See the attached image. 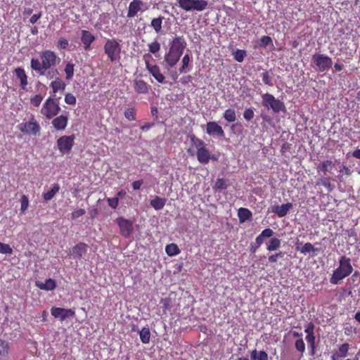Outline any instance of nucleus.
Segmentation results:
<instances>
[{"label": "nucleus", "mask_w": 360, "mask_h": 360, "mask_svg": "<svg viewBox=\"0 0 360 360\" xmlns=\"http://www.w3.org/2000/svg\"><path fill=\"white\" fill-rule=\"evenodd\" d=\"M61 110L59 103L52 97H49L41 108V113L49 120L57 115Z\"/></svg>", "instance_id": "nucleus-4"}, {"label": "nucleus", "mask_w": 360, "mask_h": 360, "mask_svg": "<svg viewBox=\"0 0 360 360\" xmlns=\"http://www.w3.org/2000/svg\"><path fill=\"white\" fill-rule=\"evenodd\" d=\"M353 271L349 258L342 256L340 259V266L336 269L330 279L332 284L337 285L340 281L348 276Z\"/></svg>", "instance_id": "nucleus-2"}, {"label": "nucleus", "mask_w": 360, "mask_h": 360, "mask_svg": "<svg viewBox=\"0 0 360 360\" xmlns=\"http://www.w3.org/2000/svg\"><path fill=\"white\" fill-rule=\"evenodd\" d=\"M281 241L280 239L275 237L272 238L271 236V239L266 244V250L269 252L276 251L281 247Z\"/></svg>", "instance_id": "nucleus-30"}, {"label": "nucleus", "mask_w": 360, "mask_h": 360, "mask_svg": "<svg viewBox=\"0 0 360 360\" xmlns=\"http://www.w3.org/2000/svg\"><path fill=\"white\" fill-rule=\"evenodd\" d=\"M262 105L267 110H271L274 113L285 112L286 108L283 102L276 98L274 95L266 93L262 95Z\"/></svg>", "instance_id": "nucleus-3"}, {"label": "nucleus", "mask_w": 360, "mask_h": 360, "mask_svg": "<svg viewBox=\"0 0 360 360\" xmlns=\"http://www.w3.org/2000/svg\"><path fill=\"white\" fill-rule=\"evenodd\" d=\"M295 348L297 351L304 353L305 351V345L302 338L298 339L295 341Z\"/></svg>", "instance_id": "nucleus-52"}, {"label": "nucleus", "mask_w": 360, "mask_h": 360, "mask_svg": "<svg viewBox=\"0 0 360 360\" xmlns=\"http://www.w3.org/2000/svg\"><path fill=\"white\" fill-rule=\"evenodd\" d=\"M34 71L39 75V76H45L48 79H52L55 77L56 78L59 75L58 70L55 68H51L50 69L35 70Z\"/></svg>", "instance_id": "nucleus-20"}, {"label": "nucleus", "mask_w": 360, "mask_h": 360, "mask_svg": "<svg viewBox=\"0 0 360 360\" xmlns=\"http://www.w3.org/2000/svg\"><path fill=\"white\" fill-rule=\"evenodd\" d=\"M262 77L263 82L268 86H272L274 85L273 83V77L270 75L268 71H264L262 73Z\"/></svg>", "instance_id": "nucleus-41"}, {"label": "nucleus", "mask_w": 360, "mask_h": 360, "mask_svg": "<svg viewBox=\"0 0 360 360\" xmlns=\"http://www.w3.org/2000/svg\"><path fill=\"white\" fill-rule=\"evenodd\" d=\"M42 13L41 11L39 12L38 13L34 14L30 18V22L32 24H34L37 22V20L41 17Z\"/></svg>", "instance_id": "nucleus-61"}, {"label": "nucleus", "mask_w": 360, "mask_h": 360, "mask_svg": "<svg viewBox=\"0 0 360 360\" xmlns=\"http://www.w3.org/2000/svg\"><path fill=\"white\" fill-rule=\"evenodd\" d=\"M146 65L147 70L149 72L153 75V77L159 82L164 83L165 77L160 72V68L157 65H152L149 63V62H146Z\"/></svg>", "instance_id": "nucleus-14"}, {"label": "nucleus", "mask_w": 360, "mask_h": 360, "mask_svg": "<svg viewBox=\"0 0 360 360\" xmlns=\"http://www.w3.org/2000/svg\"><path fill=\"white\" fill-rule=\"evenodd\" d=\"M15 74L18 79H19L20 82V86L23 90L26 89V86L28 84L27 82V76L24 70V69L21 68H17L15 69Z\"/></svg>", "instance_id": "nucleus-21"}, {"label": "nucleus", "mask_w": 360, "mask_h": 360, "mask_svg": "<svg viewBox=\"0 0 360 360\" xmlns=\"http://www.w3.org/2000/svg\"><path fill=\"white\" fill-rule=\"evenodd\" d=\"M145 5V3L141 0H133L129 5L127 17L134 18L137 15L139 11H142V6Z\"/></svg>", "instance_id": "nucleus-12"}, {"label": "nucleus", "mask_w": 360, "mask_h": 360, "mask_svg": "<svg viewBox=\"0 0 360 360\" xmlns=\"http://www.w3.org/2000/svg\"><path fill=\"white\" fill-rule=\"evenodd\" d=\"M0 254L11 255L13 249L10 245L0 242Z\"/></svg>", "instance_id": "nucleus-44"}, {"label": "nucleus", "mask_w": 360, "mask_h": 360, "mask_svg": "<svg viewBox=\"0 0 360 360\" xmlns=\"http://www.w3.org/2000/svg\"><path fill=\"white\" fill-rule=\"evenodd\" d=\"M20 129L24 134L37 135L39 132L40 126L34 118H32L29 122L21 124Z\"/></svg>", "instance_id": "nucleus-8"}, {"label": "nucleus", "mask_w": 360, "mask_h": 360, "mask_svg": "<svg viewBox=\"0 0 360 360\" xmlns=\"http://www.w3.org/2000/svg\"><path fill=\"white\" fill-rule=\"evenodd\" d=\"M206 131L209 135H217L219 137L225 136L222 127L215 122H207Z\"/></svg>", "instance_id": "nucleus-13"}, {"label": "nucleus", "mask_w": 360, "mask_h": 360, "mask_svg": "<svg viewBox=\"0 0 360 360\" xmlns=\"http://www.w3.org/2000/svg\"><path fill=\"white\" fill-rule=\"evenodd\" d=\"M117 221L120 229L121 234L125 238L129 237L133 231L132 223L124 218H118Z\"/></svg>", "instance_id": "nucleus-11"}, {"label": "nucleus", "mask_w": 360, "mask_h": 360, "mask_svg": "<svg viewBox=\"0 0 360 360\" xmlns=\"http://www.w3.org/2000/svg\"><path fill=\"white\" fill-rule=\"evenodd\" d=\"M181 55H179L169 50V53L165 56V61L168 63L170 67L174 66L177 63Z\"/></svg>", "instance_id": "nucleus-26"}, {"label": "nucleus", "mask_w": 360, "mask_h": 360, "mask_svg": "<svg viewBox=\"0 0 360 360\" xmlns=\"http://www.w3.org/2000/svg\"><path fill=\"white\" fill-rule=\"evenodd\" d=\"M312 60L319 72L328 70L333 65L332 59L323 54L315 53L312 56Z\"/></svg>", "instance_id": "nucleus-6"}, {"label": "nucleus", "mask_w": 360, "mask_h": 360, "mask_svg": "<svg viewBox=\"0 0 360 360\" xmlns=\"http://www.w3.org/2000/svg\"><path fill=\"white\" fill-rule=\"evenodd\" d=\"M292 206V204L290 202L283 204L281 205H275L272 207V212L276 214L279 217H283L288 214Z\"/></svg>", "instance_id": "nucleus-16"}, {"label": "nucleus", "mask_w": 360, "mask_h": 360, "mask_svg": "<svg viewBox=\"0 0 360 360\" xmlns=\"http://www.w3.org/2000/svg\"><path fill=\"white\" fill-rule=\"evenodd\" d=\"M68 117L66 115H61L55 117L52 120L53 127L57 130H63L67 127Z\"/></svg>", "instance_id": "nucleus-17"}, {"label": "nucleus", "mask_w": 360, "mask_h": 360, "mask_svg": "<svg viewBox=\"0 0 360 360\" xmlns=\"http://www.w3.org/2000/svg\"><path fill=\"white\" fill-rule=\"evenodd\" d=\"M65 75H66V79H70L73 77L74 75V65L72 63H68L65 68L64 70Z\"/></svg>", "instance_id": "nucleus-46"}, {"label": "nucleus", "mask_w": 360, "mask_h": 360, "mask_svg": "<svg viewBox=\"0 0 360 360\" xmlns=\"http://www.w3.org/2000/svg\"><path fill=\"white\" fill-rule=\"evenodd\" d=\"M86 211L84 209H79L72 212L71 214V217L72 219H76L79 217L84 215Z\"/></svg>", "instance_id": "nucleus-56"}, {"label": "nucleus", "mask_w": 360, "mask_h": 360, "mask_svg": "<svg viewBox=\"0 0 360 360\" xmlns=\"http://www.w3.org/2000/svg\"><path fill=\"white\" fill-rule=\"evenodd\" d=\"M134 108H128L125 110L124 115V117L129 121L135 120V112Z\"/></svg>", "instance_id": "nucleus-48"}, {"label": "nucleus", "mask_w": 360, "mask_h": 360, "mask_svg": "<svg viewBox=\"0 0 360 360\" xmlns=\"http://www.w3.org/2000/svg\"><path fill=\"white\" fill-rule=\"evenodd\" d=\"M186 46V42L184 38L182 36L176 37L172 41L169 50L172 51V52L178 53L179 55H182Z\"/></svg>", "instance_id": "nucleus-10"}, {"label": "nucleus", "mask_w": 360, "mask_h": 360, "mask_svg": "<svg viewBox=\"0 0 360 360\" xmlns=\"http://www.w3.org/2000/svg\"><path fill=\"white\" fill-rule=\"evenodd\" d=\"M35 285L40 290L49 291L56 288V283L53 279L48 278L45 281L44 283L39 281H35Z\"/></svg>", "instance_id": "nucleus-18"}, {"label": "nucleus", "mask_w": 360, "mask_h": 360, "mask_svg": "<svg viewBox=\"0 0 360 360\" xmlns=\"http://www.w3.org/2000/svg\"><path fill=\"white\" fill-rule=\"evenodd\" d=\"M165 252L169 256H174L180 252V250L175 243H170L166 246Z\"/></svg>", "instance_id": "nucleus-34"}, {"label": "nucleus", "mask_w": 360, "mask_h": 360, "mask_svg": "<svg viewBox=\"0 0 360 360\" xmlns=\"http://www.w3.org/2000/svg\"><path fill=\"white\" fill-rule=\"evenodd\" d=\"M51 86L54 94L53 96H56V94L58 91L63 92L65 90L66 85L60 77H56V79L51 83Z\"/></svg>", "instance_id": "nucleus-27"}, {"label": "nucleus", "mask_w": 360, "mask_h": 360, "mask_svg": "<svg viewBox=\"0 0 360 360\" xmlns=\"http://www.w3.org/2000/svg\"><path fill=\"white\" fill-rule=\"evenodd\" d=\"M306 340L308 342V344L310 346L311 351H310V355L314 356L315 354V336L311 335V336H307Z\"/></svg>", "instance_id": "nucleus-45"}, {"label": "nucleus", "mask_w": 360, "mask_h": 360, "mask_svg": "<svg viewBox=\"0 0 360 360\" xmlns=\"http://www.w3.org/2000/svg\"><path fill=\"white\" fill-rule=\"evenodd\" d=\"M9 354V343L2 339H0V359L8 356Z\"/></svg>", "instance_id": "nucleus-31"}, {"label": "nucleus", "mask_w": 360, "mask_h": 360, "mask_svg": "<svg viewBox=\"0 0 360 360\" xmlns=\"http://www.w3.org/2000/svg\"><path fill=\"white\" fill-rule=\"evenodd\" d=\"M108 202L110 207L115 209L118 205L119 199L117 197L112 198H108Z\"/></svg>", "instance_id": "nucleus-58"}, {"label": "nucleus", "mask_w": 360, "mask_h": 360, "mask_svg": "<svg viewBox=\"0 0 360 360\" xmlns=\"http://www.w3.org/2000/svg\"><path fill=\"white\" fill-rule=\"evenodd\" d=\"M51 314L56 319L60 321H64L68 317H72L75 315V311L71 309H65L60 307H53L51 309Z\"/></svg>", "instance_id": "nucleus-9"}, {"label": "nucleus", "mask_w": 360, "mask_h": 360, "mask_svg": "<svg viewBox=\"0 0 360 360\" xmlns=\"http://www.w3.org/2000/svg\"><path fill=\"white\" fill-rule=\"evenodd\" d=\"M300 252L302 254H307L311 252H317L318 249L315 248L314 245L311 243H306L304 246L300 250Z\"/></svg>", "instance_id": "nucleus-42"}, {"label": "nucleus", "mask_w": 360, "mask_h": 360, "mask_svg": "<svg viewBox=\"0 0 360 360\" xmlns=\"http://www.w3.org/2000/svg\"><path fill=\"white\" fill-rule=\"evenodd\" d=\"M58 46L62 49H67L68 46V41L65 38H60L58 41Z\"/></svg>", "instance_id": "nucleus-60"}, {"label": "nucleus", "mask_w": 360, "mask_h": 360, "mask_svg": "<svg viewBox=\"0 0 360 360\" xmlns=\"http://www.w3.org/2000/svg\"><path fill=\"white\" fill-rule=\"evenodd\" d=\"M81 40L84 44V49L88 50L90 48L91 44L95 40V37L89 31L82 30Z\"/></svg>", "instance_id": "nucleus-19"}, {"label": "nucleus", "mask_w": 360, "mask_h": 360, "mask_svg": "<svg viewBox=\"0 0 360 360\" xmlns=\"http://www.w3.org/2000/svg\"><path fill=\"white\" fill-rule=\"evenodd\" d=\"M261 42L264 46H266L272 43V39L269 36H263L261 39Z\"/></svg>", "instance_id": "nucleus-62"}, {"label": "nucleus", "mask_w": 360, "mask_h": 360, "mask_svg": "<svg viewBox=\"0 0 360 360\" xmlns=\"http://www.w3.org/2000/svg\"><path fill=\"white\" fill-rule=\"evenodd\" d=\"M60 186L58 184H54L50 190L44 193L43 198L45 201H49L53 199L55 195L59 191Z\"/></svg>", "instance_id": "nucleus-29"}, {"label": "nucleus", "mask_w": 360, "mask_h": 360, "mask_svg": "<svg viewBox=\"0 0 360 360\" xmlns=\"http://www.w3.org/2000/svg\"><path fill=\"white\" fill-rule=\"evenodd\" d=\"M334 165L331 160H325L322 162L321 165L319 167V169L324 173L327 172H331Z\"/></svg>", "instance_id": "nucleus-40"}, {"label": "nucleus", "mask_w": 360, "mask_h": 360, "mask_svg": "<svg viewBox=\"0 0 360 360\" xmlns=\"http://www.w3.org/2000/svg\"><path fill=\"white\" fill-rule=\"evenodd\" d=\"M88 245L84 243H79L75 245L71 251L70 255L74 258H82L86 254Z\"/></svg>", "instance_id": "nucleus-15"}, {"label": "nucleus", "mask_w": 360, "mask_h": 360, "mask_svg": "<svg viewBox=\"0 0 360 360\" xmlns=\"http://www.w3.org/2000/svg\"><path fill=\"white\" fill-rule=\"evenodd\" d=\"M142 184L143 180L135 181L132 183V187L134 190H139L140 189Z\"/></svg>", "instance_id": "nucleus-64"}, {"label": "nucleus", "mask_w": 360, "mask_h": 360, "mask_svg": "<svg viewBox=\"0 0 360 360\" xmlns=\"http://www.w3.org/2000/svg\"><path fill=\"white\" fill-rule=\"evenodd\" d=\"M196 156L198 160L202 164H207L211 158L210 153L206 148L197 151Z\"/></svg>", "instance_id": "nucleus-24"}, {"label": "nucleus", "mask_w": 360, "mask_h": 360, "mask_svg": "<svg viewBox=\"0 0 360 360\" xmlns=\"http://www.w3.org/2000/svg\"><path fill=\"white\" fill-rule=\"evenodd\" d=\"M191 141L197 149V151H199L201 148H205V143L194 135L191 136Z\"/></svg>", "instance_id": "nucleus-38"}, {"label": "nucleus", "mask_w": 360, "mask_h": 360, "mask_svg": "<svg viewBox=\"0 0 360 360\" xmlns=\"http://www.w3.org/2000/svg\"><path fill=\"white\" fill-rule=\"evenodd\" d=\"M134 90L139 94H146L148 91L149 86L143 80H135L134 82Z\"/></svg>", "instance_id": "nucleus-25"}, {"label": "nucleus", "mask_w": 360, "mask_h": 360, "mask_svg": "<svg viewBox=\"0 0 360 360\" xmlns=\"http://www.w3.org/2000/svg\"><path fill=\"white\" fill-rule=\"evenodd\" d=\"M285 255V252H279L276 254L271 255L269 257V262L270 263H276L278 260V259L283 258Z\"/></svg>", "instance_id": "nucleus-51"}, {"label": "nucleus", "mask_w": 360, "mask_h": 360, "mask_svg": "<svg viewBox=\"0 0 360 360\" xmlns=\"http://www.w3.org/2000/svg\"><path fill=\"white\" fill-rule=\"evenodd\" d=\"M43 100V96L41 95H35L34 97L31 98L30 102L31 103L37 107L40 105Z\"/></svg>", "instance_id": "nucleus-55"}, {"label": "nucleus", "mask_w": 360, "mask_h": 360, "mask_svg": "<svg viewBox=\"0 0 360 360\" xmlns=\"http://www.w3.org/2000/svg\"><path fill=\"white\" fill-rule=\"evenodd\" d=\"M213 188L218 192H221L227 188V184L224 179H217Z\"/></svg>", "instance_id": "nucleus-36"}, {"label": "nucleus", "mask_w": 360, "mask_h": 360, "mask_svg": "<svg viewBox=\"0 0 360 360\" xmlns=\"http://www.w3.org/2000/svg\"><path fill=\"white\" fill-rule=\"evenodd\" d=\"M258 360H269L268 354L265 351H259Z\"/></svg>", "instance_id": "nucleus-63"}, {"label": "nucleus", "mask_w": 360, "mask_h": 360, "mask_svg": "<svg viewBox=\"0 0 360 360\" xmlns=\"http://www.w3.org/2000/svg\"><path fill=\"white\" fill-rule=\"evenodd\" d=\"M164 18L160 16L157 18H153L151 20V26L153 27L155 31L158 33L162 30V23Z\"/></svg>", "instance_id": "nucleus-37"}, {"label": "nucleus", "mask_w": 360, "mask_h": 360, "mask_svg": "<svg viewBox=\"0 0 360 360\" xmlns=\"http://www.w3.org/2000/svg\"><path fill=\"white\" fill-rule=\"evenodd\" d=\"M179 6L186 11H194L193 0H179Z\"/></svg>", "instance_id": "nucleus-33"}, {"label": "nucleus", "mask_w": 360, "mask_h": 360, "mask_svg": "<svg viewBox=\"0 0 360 360\" xmlns=\"http://www.w3.org/2000/svg\"><path fill=\"white\" fill-rule=\"evenodd\" d=\"M189 61L190 58L188 55H185L182 59V66L179 69L180 72H184V69L188 66Z\"/></svg>", "instance_id": "nucleus-57"}, {"label": "nucleus", "mask_w": 360, "mask_h": 360, "mask_svg": "<svg viewBox=\"0 0 360 360\" xmlns=\"http://www.w3.org/2000/svg\"><path fill=\"white\" fill-rule=\"evenodd\" d=\"M105 53L111 62L116 61L120 58L121 48L120 44L115 39H108L103 47Z\"/></svg>", "instance_id": "nucleus-5"}, {"label": "nucleus", "mask_w": 360, "mask_h": 360, "mask_svg": "<svg viewBox=\"0 0 360 360\" xmlns=\"http://www.w3.org/2000/svg\"><path fill=\"white\" fill-rule=\"evenodd\" d=\"M132 330L139 333L141 341L143 344H147L150 342V332L148 327H143L141 330L134 327Z\"/></svg>", "instance_id": "nucleus-22"}, {"label": "nucleus", "mask_w": 360, "mask_h": 360, "mask_svg": "<svg viewBox=\"0 0 360 360\" xmlns=\"http://www.w3.org/2000/svg\"><path fill=\"white\" fill-rule=\"evenodd\" d=\"M349 345L347 343L342 344L339 348V353L338 354L340 358L347 356Z\"/></svg>", "instance_id": "nucleus-47"}, {"label": "nucleus", "mask_w": 360, "mask_h": 360, "mask_svg": "<svg viewBox=\"0 0 360 360\" xmlns=\"http://www.w3.org/2000/svg\"><path fill=\"white\" fill-rule=\"evenodd\" d=\"M254 115L252 108H247L243 112V117L247 121L251 120L254 117Z\"/></svg>", "instance_id": "nucleus-53"}, {"label": "nucleus", "mask_w": 360, "mask_h": 360, "mask_svg": "<svg viewBox=\"0 0 360 360\" xmlns=\"http://www.w3.org/2000/svg\"><path fill=\"white\" fill-rule=\"evenodd\" d=\"M223 117L229 122H233L236 121V115L235 110L232 109V108L227 109L224 112V113L223 115Z\"/></svg>", "instance_id": "nucleus-35"}, {"label": "nucleus", "mask_w": 360, "mask_h": 360, "mask_svg": "<svg viewBox=\"0 0 360 360\" xmlns=\"http://www.w3.org/2000/svg\"><path fill=\"white\" fill-rule=\"evenodd\" d=\"M238 216L240 222H244L246 220H248L252 217L251 212L247 208H239L238 211Z\"/></svg>", "instance_id": "nucleus-32"}, {"label": "nucleus", "mask_w": 360, "mask_h": 360, "mask_svg": "<svg viewBox=\"0 0 360 360\" xmlns=\"http://www.w3.org/2000/svg\"><path fill=\"white\" fill-rule=\"evenodd\" d=\"M74 136H63L57 141L58 150L62 153H67L70 151L74 144Z\"/></svg>", "instance_id": "nucleus-7"}, {"label": "nucleus", "mask_w": 360, "mask_h": 360, "mask_svg": "<svg viewBox=\"0 0 360 360\" xmlns=\"http://www.w3.org/2000/svg\"><path fill=\"white\" fill-rule=\"evenodd\" d=\"M166 202V198L155 196L150 200V204L155 210H160L165 207Z\"/></svg>", "instance_id": "nucleus-28"}, {"label": "nucleus", "mask_w": 360, "mask_h": 360, "mask_svg": "<svg viewBox=\"0 0 360 360\" xmlns=\"http://www.w3.org/2000/svg\"><path fill=\"white\" fill-rule=\"evenodd\" d=\"M20 203H21V207H20L21 213H24L25 212V210L27 209L28 205H29L28 198L26 195H23L21 198Z\"/></svg>", "instance_id": "nucleus-50"}, {"label": "nucleus", "mask_w": 360, "mask_h": 360, "mask_svg": "<svg viewBox=\"0 0 360 360\" xmlns=\"http://www.w3.org/2000/svg\"><path fill=\"white\" fill-rule=\"evenodd\" d=\"M193 3L194 11H204L208 5L207 1L205 0H193Z\"/></svg>", "instance_id": "nucleus-39"}, {"label": "nucleus", "mask_w": 360, "mask_h": 360, "mask_svg": "<svg viewBox=\"0 0 360 360\" xmlns=\"http://www.w3.org/2000/svg\"><path fill=\"white\" fill-rule=\"evenodd\" d=\"M314 323L312 322H310L307 325V328H306V329L304 330V332L307 334V336L314 335Z\"/></svg>", "instance_id": "nucleus-59"}, {"label": "nucleus", "mask_w": 360, "mask_h": 360, "mask_svg": "<svg viewBox=\"0 0 360 360\" xmlns=\"http://www.w3.org/2000/svg\"><path fill=\"white\" fill-rule=\"evenodd\" d=\"M149 51L153 54L158 53L160 49V44L157 41L148 44Z\"/></svg>", "instance_id": "nucleus-49"}, {"label": "nucleus", "mask_w": 360, "mask_h": 360, "mask_svg": "<svg viewBox=\"0 0 360 360\" xmlns=\"http://www.w3.org/2000/svg\"><path fill=\"white\" fill-rule=\"evenodd\" d=\"M40 58L41 61L38 58L31 59L30 67L32 70L55 68L60 60L55 52L49 50L40 53Z\"/></svg>", "instance_id": "nucleus-1"}, {"label": "nucleus", "mask_w": 360, "mask_h": 360, "mask_svg": "<svg viewBox=\"0 0 360 360\" xmlns=\"http://www.w3.org/2000/svg\"><path fill=\"white\" fill-rule=\"evenodd\" d=\"M245 56L246 51L245 50L238 49L233 53L234 59L239 63L243 62Z\"/></svg>", "instance_id": "nucleus-43"}, {"label": "nucleus", "mask_w": 360, "mask_h": 360, "mask_svg": "<svg viewBox=\"0 0 360 360\" xmlns=\"http://www.w3.org/2000/svg\"><path fill=\"white\" fill-rule=\"evenodd\" d=\"M274 234V232L271 229H265L258 236H257L255 239V243L258 244L259 245H262L266 238H271Z\"/></svg>", "instance_id": "nucleus-23"}, {"label": "nucleus", "mask_w": 360, "mask_h": 360, "mask_svg": "<svg viewBox=\"0 0 360 360\" xmlns=\"http://www.w3.org/2000/svg\"><path fill=\"white\" fill-rule=\"evenodd\" d=\"M65 102L69 105H75L76 103V98L72 94H67L65 96Z\"/></svg>", "instance_id": "nucleus-54"}]
</instances>
